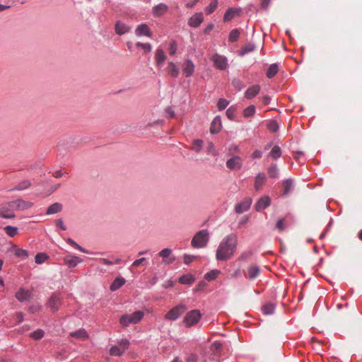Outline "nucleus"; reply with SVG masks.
I'll list each match as a JSON object with an SVG mask.
<instances>
[{
    "mask_svg": "<svg viewBox=\"0 0 362 362\" xmlns=\"http://www.w3.org/2000/svg\"><path fill=\"white\" fill-rule=\"evenodd\" d=\"M182 71L186 77L191 76L194 71V64L190 59H187L182 64Z\"/></svg>",
    "mask_w": 362,
    "mask_h": 362,
    "instance_id": "nucleus-16",
    "label": "nucleus"
},
{
    "mask_svg": "<svg viewBox=\"0 0 362 362\" xmlns=\"http://www.w3.org/2000/svg\"><path fill=\"white\" fill-rule=\"evenodd\" d=\"M255 46L253 43H247L243 46L239 50V55L243 57L249 52H252L255 50Z\"/></svg>",
    "mask_w": 362,
    "mask_h": 362,
    "instance_id": "nucleus-35",
    "label": "nucleus"
},
{
    "mask_svg": "<svg viewBox=\"0 0 362 362\" xmlns=\"http://www.w3.org/2000/svg\"><path fill=\"white\" fill-rule=\"evenodd\" d=\"M44 334H45V332L41 329H38L31 332L30 334V337L33 339L39 340L44 337Z\"/></svg>",
    "mask_w": 362,
    "mask_h": 362,
    "instance_id": "nucleus-49",
    "label": "nucleus"
},
{
    "mask_svg": "<svg viewBox=\"0 0 362 362\" xmlns=\"http://www.w3.org/2000/svg\"><path fill=\"white\" fill-rule=\"evenodd\" d=\"M136 46L137 47H141L142 49H144V51L146 52H151V50H152V46H151V45L149 42L143 43V42H137L136 43Z\"/></svg>",
    "mask_w": 362,
    "mask_h": 362,
    "instance_id": "nucleus-52",
    "label": "nucleus"
},
{
    "mask_svg": "<svg viewBox=\"0 0 362 362\" xmlns=\"http://www.w3.org/2000/svg\"><path fill=\"white\" fill-rule=\"evenodd\" d=\"M232 85L237 91H240L245 86V83L239 78H233Z\"/></svg>",
    "mask_w": 362,
    "mask_h": 362,
    "instance_id": "nucleus-42",
    "label": "nucleus"
},
{
    "mask_svg": "<svg viewBox=\"0 0 362 362\" xmlns=\"http://www.w3.org/2000/svg\"><path fill=\"white\" fill-rule=\"evenodd\" d=\"M282 155L281 149L279 146H274L269 151L267 158H280Z\"/></svg>",
    "mask_w": 362,
    "mask_h": 362,
    "instance_id": "nucleus-30",
    "label": "nucleus"
},
{
    "mask_svg": "<svg viewBox=\"0 0 362 362\" xmlns=\"http://www.w3.org/2000/svg\"><path fill=\"white\" fill-rule=\"evenodd\" d=\"M221 348L222 344L219 341H216L211 345L210 350L213 355L218 356L221 352Z\"/></svg>",
    "mask_w": 362,
    "mask_h": 362,
    "instance_id": "nucleus-40",
    "label": "nucleus"
},
{
    "mask_svg": "<svg viewBox=\"0 0 362 362\" xmlns=\"http://www.w3.org/2000/svg\"><path fill=\"white\" fill-rule=\"evenodd\" d=\"M213 61L216 68L219 70H225L228 66L227 58L217 53L213 56Z\"/></svg>",
    "mask_w": 362,
    "mask_h": 362,
    "instance_id": "nucleus-10",
    "label": "nucleus"
},
{
    "mask_svg": "<svg viewBox=\"0 0 362 362\" xmlns=\"http://www.w3.org/2000/svg\"><path fill=\"white\" fill-rule=\"evenodd\" d=\"M131 28L122 21H117L115 25V31L119 35H122L130 31Z\"/></svg>",
    "mask_w": 362,
    "mask_h": 362,
    "instance_id": "nucleus-15",
    "label": "nucleus"
},
{
    "mask_svg": "<svg viewBox=\"0 0 362 362\" xmlns=\"http://www.w3.org/2000/svg\"><path fill=\"white\" fill-rule=\"evenodd\" d=\"M228 155L230 158H240V155L242 154L238 145L232 144L228 148Z\"/></svg>",
    "mask_w": 362,
    "mask_h": 362,
    "instance_id": "nucleus-25",
    "label": "nucleus"
},
{
    "mask_svg": "<svg viewBox=\"0 0 362 362\" xmlns=\"http://www.w3.org/2000/svg\"><path fill=\"white\" fill-rule=\"evenodd\" d=\"M276 228L279 231H282L286 228V223L284 218H280L276 223Z\"/></svg>",
    "mask_w": 362,
    "mask_h": 362,
    "instance_id": "nucleus-60",
    "label": "nucleus"
},
{
    "mask_svg": "<svg viewBox=\"0 0 362 362\" xmlns=\"http://www.w3.org/2000/svg\"><path fill=\"white\" fill-rule=\"evenodd\" d=\"M123 353L124 351H122V349L117 346L111 347L110 350V354L112 356H122Z\"/></svg>",
    "mask_w": 362,
    "mask_h": 362,
    "instance_id": "nucleus-56",
    "label": "nucleus"
},
{
    "mask_svg": "<svg viewBox=\"0 0 362 362\" xmlns=\"http://www.w3.org/2000/svg\"><path fill=\"white\" fill-rule=\"evenodd\" d=\"M62 297L60 294L54 293L52 294L47 303V307L53 313L59 310L62 303Z\"/></svg>",
    "mask_w": 362,
    "mask_h": 362,
    "instance_id": "nucleus-6",
    "label": "nucleus"
},
{
    "mask_svg": "<svg viewBox=\"0 0 362 362\" xmlns=\"http://www.w3.org/2000/svg\"><path fill=\"white\" fill-rule=\"evenodd\" d=\"M293 182L291 179H287L283 182L284 194H288L293 189Z\"/></svg>",
    "mask_w": 362,
    "mask_h": 362,
    "instance_id": "nucleus-34",
    "label": "nucleus"
},
{
    "mask_svg": "<svg viewBox=\"0 0 362 362\" xmlns=\"http://www.w3.org/2000/svg\"><path fill=\"white\" fill-rule=\"evenodd\" d=\"M204 145V141L200 139H194L192 142V148L196 152H199Z\"/></svg>",
    "mask_w": 362,
    "mask_h": 362,
    "instance_id": "nucleus-41",
    "label": "nucleus"
},
{
    "mask_svg": "<svg viewBox=\"0 0 362 362\" xmlns=\"http://www.w3.org/2000/svg\"><path fill=\"white\" fill-rule=\"evenodd\" d=\"M202 314L199 310H192L188 312L184 317L183 322L189 327L196 325L201 319Z\"/></svg>",
    "mask_w": 362,
    "mask_h": 362,
    "instance_id": "nucleus-4",
    "label": "nucleus"
},
{
    "mask_svg": "<svg viewBox=\"0 0 362 362\" xmlns=\"http://www.w3.org/2000/svg\"><path fill=\"white\" fill-rule=\"evenodd\" d=\"M30 186V182L28 180H23L17 186L13 189L23 190L28 188Z\"/></svg>",
    "mask_w": 362,
    "mask_h": 362,
    "instance_id": "nucleus-55",
    "label": "nucleus"
},
{
    "mask_svg": "<svg viewBox=\"0 0 362 362\" xmlns=\"http://www.w3.org/2000/svg\"><path fill=\"white\" fill-rule=\"evenodd\" d=\"M168 74L172 78H177L179 76L180 71L177 65L173 62H170L168 63V66L167 68Z\"/></svg>",
    "mask_w": 362,
    "mask_h": 362,
    "instance_id": "nucleus-27",
    "label": "nucleus"
},
{
    "mask_svg": "<svg viewBox=\"0 0 362 362\" xmlns=\"http://www.w3.org/2000/svg\"><path fill=\"white\" fill-rule=\"evenodd\" d=\"M222 128L221 118L219 115L216 116L212 120L210 126V132L212 134L218 133Z\"/></svg>",
    "mask_w": 362,
    "mask_h": 362,
    "instance_id": "nucleus-19",
    "label": "nucleus"
},
{
    "mask_svg": "<svg viewBox=\"0 0 362 362\" xmlns=\"http://www.w3.org/2000/svg\"><path fill=\"white\" fill-rule=\"evenodd\" d=\"M14 318L17 323H21L23 321V314L21 312L16 313Z\"/></svg>",
    "mask_w": 362,
    "mask_h": 362,
    "instance_id": "nucleus-62",
    "label": "nucleus"
},
{
    "mask_svg": "<svg viewBox=\"0 0 362 362\" xmlns=\"http://www.w3.org/2000/svg\"><path fill=\"white\" fill-rule=\"evenodd\" d=\"M263 156V152L260 150H255L252 156V158H260Z\"/></svg>",
    "mask_w": 362,
    "mask_h": 362,
    "instance_id": "nucleus-64",
    "label": "nucleus"
},
{
    "mask_svg": "<svg viewBox=\"0 0 362 362\" xmlns=\"http://www.w3.org/2000/svg\"><path fill=\"white\" fill-rule=\"evenodd\" d=\"M275 305L273 303H268L262 306V311L265 315H271L274 313Z\"/></svg>",
    "mask_w": 362,
    "mask_h": 362,
    "instance_id": "nucleus-44",
    "label": "nucleus"
},
{
    "mask_svg": "<svg viewBox=\"0 0 362 362\" xmlns=\"http://www.w3.org/2000/svg\"><path fill=\"white\" fill-rule=\"evenodd\" d=\"M260 89L261 88L259 85H253L246 90V91L245 92V97L248 100H251L258 95V93L260 91Z\"/></svg>",
    "mask_w": 362,
    "mask_h": 362,
    "instance_id": "nucleus-20",
    "label": "nucleus"
},
{
    "mask_svg": "<svg viewBox=\"0 0 362 362\" xmlns=\"http://www.w3.org/2000/svg\"><path fill=\"white\" fill-rule=\"evenodd\" d=\"M229 104V100L225 98H220L217 102V107L219 111L223 110Z\"/></svg>",
    "mask_w": 362,
    "mask_h": 362,
    "instance_id": "nucleus-51",
    "label": "nucleus"
},
{
    "mask_svg": "<svg viewBox=\"0 0 362 362\" xmlns=\"http://www.w3.org/2000/svg\"><path fill=\"white\" fill-rule=\"evenodd\" d=\"M218 6V0H212L209 4L205 7V13L206 15H210L215 11Z\"/></svg>",
    "mask_w": 362,
    "mask_h": 362,
    "instance_id": "nucleus-39",
    "label": "nucleus"
},
{
    "mask_svg": "<svg viewBox=\"0 0 362 362\" xmlns=\"http://www.w3.org/2000/svg\"><path fill=\"white\" fill-rule=\"evenodd\" d=\"M242 163L240 160H227L226 166L230 170H238L240 169Z\"/></svg>",
    "mask_w": 362,
    "mask_h": 362,
    "instance_id": "nucleus-38",
    "label": "nucleus"
},
{
    "mask_svg": "<svg viewBox=\"0 0 362 362\" xmlns=\"http://www.w3.org/2000/svg\"><path fill=\"white\" fill-rule=\"evenodd\" d=\"M185 362H207V354L204 350L199 354L192 353L185 358Z\"/></svg>",
    "mask_w": 362,
    "mask_h": 362,
    "instance_id": "nucleus-8",
    "label": "nucleus"
},
{
    "mask_svg": "<svg viewBox=\"0 0 362 362\" xmlns=\"http://www.w3.org/2000/svg\"><path fill=\"white\" fill-rule=\"evenodd\" d=\"M206 151L209 155H211L212 156H216L218 155L215 146L211 141H209L207 143V145L206 146Z\"/></svg>",
    "mask_w": 362,
    "mask_h": 362,
    "instance_id": "nucleus-46",
    "label": "nucleus"
},
{
    "mask_svg": "<svg viewBox=\"0 0 362 362\" xmlns=\"http://www.w3.org/2000/svg\"><path fill=\"white\" fill-rule=\"evenodd\" d=\"M12 204L14 205L16 211H23L30 208L33 206L32 202H27L21 199L13 201Z\"/></svg>",
    "mask_w": 362,
    "mask_h": 362,
    "instance_id": "nucleus-18",
    "label": "nucleus"
},
{
    "mask_svg": "<svg viewBox=\"0 0 362 362\" xmlns=\"http://www.w3.org/2000/svg\"><path fill=\"white\" fill-rule=\"evenodd\" d=\"M16 298L21 302L26 301L30 299L31 293L28 290L21 288L16 293Z\"/></svg>",
    "mask_w": 362,
    "mask_h": 362,
    "instance_id": "nucleus-24",
    "label": "nucleus"
},
{
    "mask_svg": "<svg viewBox=\"0 0 362 362\" xmlns=\"http://www.w3.org/2000/svg\"><path fill=\"white\" fill-rule=\"evenodd\" d=\"M56 226L59 227L62 230H66V227L64 224V221L62 218H59L56 221Z\"/></svg>",
    "mask_w": 362,
    "mask_h": 362,
    "instance_id": "nucleus-63",
    "label": "nucleus"
},
{
    "mask_svg": "<svg viewBox=\"0 0 362 362\" xmlns=\"http://www.w3.org/2000/svg\"><path fill=\"white\" fill-rule=\"evenodd\" d=\"M255 113V106L254 105H250L243 110V115L245 117H250L253 116Z\"/></svg>",
    "mask_w": 362,
    "mask_h": 362,
    "instance_id": "nucleus-48",
    "label": "nucleus"
},
{
    "mask_svg": "<svg viewBox=\"0 0 362 362\" xmlns=\"http://www.w3.org/2000/svg\"><path fill=\"white\" fill-rule=\"evenodd\" d=\"M186 310V305L184 304H180L170 310L166 313L165 318L168 320H175L179 318Z\"/></svg>",
    "mask_w": 362,
    "mask_h": 362,
    "instance_id": "nucleus-5",
    "label": "nucleus"
},
{
    "mask_svg": "<svg viewBox=\"0 0 362 362\" xmlns=\"http://www.w3.org/2000/svg\"><path fill=\"white\" fill-rule=\"evenodd\" d=\"M251 204H252L251 199H246L243 202L236 204V206L235 207V211L238 214H242L244 211H246L249 209Z\"/></svg>",
    "mask_w": 362,
    "mask_h": 362,
    "instance_id": "nucleus-22",
    "label": "nucleus"
},
{
    "mask_svg": "<svg viewBox=\"0 0 362 362\" xmlns=\"http://www.w3.org/2000/svg\"><path fill=\"white\" fill-rule=\"evenodd\" d=\"M209 240V233L207 230H202L197 232L193 237L191 245L194 248L204 247Z\"/></svg>",
    "mask_w": 362,
    "mask_h": 362,
    "instance_id": "nucleus-2",
    "label": "nucleus"
},
{
    "mask_svg": "<svg viewBox=\"0 0 362 362\" xmlns=\"http://www.w3.org/2000/svg\"><path fill=\"white\" fill-rule=\"evenodd\" d=\"M238 245V237L235 234L226 236L219 243L216 250V258L218 261L230 259L235 254Z\"/></svg>",
    "mask_w": 362,
    "mask_h": 362,
    "instance_id": "nucleus-1",
    "label": "nucleus"
},
{
    "mask_svg": "<svg viewBox=\"0 0 362 362\" xmlns=\"http://www.w3.org/2000/svg\"><path fill=\"white\" fill-rule=\"evenodd\" d=\"M4 230L11 237H13L17 234L18 228L11 226H7L4 228Z\"/></svg>",
    "mask_w": 362,
    "mask_h": 362,
    "instance_id": "nucleus-54",
    "label": "nucleus"
},
{
    "mask_svg": "<svg viewBox=\"0 0 362 362\" xmlns=\"http://www.w3.org/2000/svg\"><path fill=\"white\" fill-rule=\"evenodd\" d=\"M267 172L271 178H276L279 176V169L276 165H272L269 166Z\"/></svg>",
    "mask_w": 362,
    "mask_h": 362,
    "instance_id": "nucleus-47",
    "label": "nucleus"
},
{
    "mask_svg": "<svg viewBox=\"0 0 362 362\" xmlns=\"http://www.w3.org/2000/svg\"><path fill=\"white\" fill-rule=\"evenodd\" d=\"M218 273H219V271H218V270H213V271H211L210 272L206 273L205 274L204 277H205V279L206 280L211 281V280L214 279L217 276Z\"/></svg>",
    "mask_w": 362,
    "mask_h": 362,
    "instance_id": "nucleus-59",
    "label": "nucleus"
},
{
    "mask_svg": "<svg viewBox=\"0 0 362 362\" xmlns=\"http://www.w3.org/2000/svg\"><path fill=\"white\" fill-rule=\"evenodd\" d=\"M204 21V14L202 12H198L194 14L188 20V25L192 28H198Z\"/></svg>",
    "mask_w": 362,
    "mask_h": 362,
    "instance_id": "nucleus-11",
    "label": "nucleus"
},
{
    "mask_svg": "<svg viewBox=\"0 0 362 362\" xmlns=\"http://www.w3.org/2000/svg\"><path fill=\"white\" fill-rule=\"evenodd\" d=\"M242 13V8H234L230 7L228 8L223 18V22H229L231 21L233 18H235L237 16H240Z\"/></svg>",
    "mask_w": 362,
    "mask_h": 362,
    "instance_id": "nucleus-9",
    "label": "nucleus"
},
{
    "mask_svg": "<svg viewBox=\"0 0 362 362\" xmlns=\"http://www.w3.org/2000/svg\"><path fill=\"white\" fill-rule=\"evenodd\" d=\"M267 127L270 132L275 133L279 129V123L276 120H272L267 124Z\"/></svg>",
    "mask_w": 362,
    "mask_h": 362,
    "instance_id": "nucleus-50",
    "label": "nucleus"
},
{
    "mask_svg": "<svg viewBox=\"0 0 362 362\" xmlns=\"http://www.w3.org/2000/svg\"><path fill=\"white\" fill-rule=\"evenodd\" d=\"M129 345V340L126 339H123L119 341V348L122 349V351L124 352V351L128 348Z\"/></svg>",
    "mask_w": 362,
    "mask_h": 362,
    "instance_id": "nucleus-61",
    "label": "nucleus"
},
{
    "mask_svg": "<svg viewBox=\"0 0 362 362\" xmlns=\"http://www.w3.org/2000/svg\"><path fill=\"white\" fill-rule=\"evenodd\" d=\"M144 316V313L141 310L136 311L131 315H124L119 319V322L123 327H128L130 324L139 323Z\"/></svg>",
    "mask_w": 362,
    "mask_h": 362,
    "instance_id": "nucleus-3",
    "label": "nucleus"
},
{
    "mask_svg": "<svg viewBox=\"0 0 362 362\" xmlns=\"http://www.w3.org/2000/svg\"><path fill=\"white\" fill-rule=\"evenodd\" d=\"M48 256L45 253H37L35 256V262L37 264H42L45 262Z\"/></svg>",
    "mask_w": 362,
    "mask_h": 362,
    "instance_id": "nucleus-57",
    "label": "nucleus"
},
{
    "mask_svg": "<svg viewBox=\"0 0 362 362\" xmlns=\"http://www.w3.org/2000/svg\"><path fill=\"white\" fill-rule=\"evenodd\" d=\"M260 273V269L258 267L250 266L247 268V274L245 276L250 280L257 278Z\"/></svg>",
    "mask_w": 362,
    "mask_h": 362,
    "instance_id": "nucleus-26",
    "label": "nucleus"
},
{
    "mask_svg": "<svg viewBox=\"0 0 362 362\" xmlns=\"http://www.w3.org/2000/svg\"><path fill=\"white\" fill-rule=\"evenodd\" d=\"M240 35V32L238 28L233 29L228 35V42L233 43L238 40Z\"/></svg>",
    "mask_w": 362,
    "mask_h": 362,
    "instance_id": "nucleus-36",
    "label": "nucleus"
},
{
    "mask_svg": "<svg viewBox=\"0 0 362 362\" xmlns=\"http://www.w3.org/2000/svg\"><path fill=\"white\" fill-rule=\"evenodd\" d=\"M135 35L138 37L141 36H146L148 37H152V33L148 27V25L146 23H141L139 25L135 30Z\"/></svg>",
    "mask_w": 362,
    "mask_h": 362,
    "instance_id": "nucleus-12",
    "label": "nucleus"
},
{
    "mask_svg": "<svg viewBox=\"0 0 362 362\" xmlns=\"http://www.w3.org/2000/svg\"><path fill=\"white\" fill-rule=\"evenodd\" d=\"M62 210V205L60 203L56 202L50 205L46 211V214L51 215L60 212Z\"/></svg>",
    "mask_w": 362,
    "mask_h": 362,
    "instance_id": "nucleus-31",
    "label": "nucleus"
},
{
    "mask_svg": "<svg viewBox=\"0 0 362 362\" xmlns=\"http://www.w3.org/2000/svg\"><path fill=\"white\" fill-rule=\"evenodd\" d=\"M82 259L76 256H67L64 258V263L70 268L75 267L78 262H81Z\"/></svg>",
    "mask_w": 362,
    "mask_h": 362,
    "instance_id": "nucleus-28",
    "label": "nucleus"
},
{
    "mask_svg": "<svg viewBox=\"0 0 362 362\" xmlns=\"http://www.w3.org/2000/svg\"><path fill=\"white\" fill-rule=\"evenodd\" d=\"M168 11V6L163 3H160L152 8V14L155 17H160Z\"/></svg>",
    "mask_w": 362,
    "mask_h": 362,
    "instance_id": "nucleus-14",
    "label": "nucleus"
},
{
    "mask_svg": "<svg viewBox=\"0 0 362 362\" xmlns=\"http://www.w3.org/2000/svg\"><path fill=\"white\" fill-rule=\"evenodd\" d=\"M171 254L172 250L170 249L165 248L158 253V255L163 258V262L165 264H170L175 260V258L171 256Z\"/></svg>",
    "mask_w": 362,
    "mask_h": 362,
    "instance_id": "nucleus-17",
    "label": "nucleus"
},
{
    "mask_svg": "<svg viewBox=\"0 0 362 362\" xmlns=\"http://www.w3.org/2000/svg\"><path fill=\"white\" fill-rule=\"evenodd\" d=\"M69 336L81 340H85L88 338V334L85 329H79L76 332H72L69 334Z\"/></svg>",
    "mask_w": 362,
    "mask_h": 362,
    "instance_id": "nucleus-29",
    "label": "nucleus"
},
{
    "mask_svg": "<svg viewBox=\"0 0 362 362\" xmlns=\"http://www.w3.org/2000/svg\"><path fill=\"white\" fill-rule=\"evenodd\" d=\"M10 251L13 252L16 256L19 257L22 259H25L28 257V252L26 250L17 248L16 246L12 247L10 249Z\"/></svg>",
    "mask_w": 362,
    "mask_h": 362,
    "instance_id": "nucleus-37",
    "label": "nucleus"
},
{
    "mask_svg": "<svg viewBox=\"0 0 362 362\" xmlns=\"http://www.w3.org/2000/svg\"><path fill=\"white\" fill-rule=\"evenodd\" d=\"M194 281V277L191 274H187L182 276L179 281L182 284H192Z\"/></svg>",
    "mask_w": 362,
    "mask_h": 362,
    "instance_id": "nucleus-45",
    "label": "nucleus"
},
{
    "mask_svg": "<svg viewBox=\"0 0 362 362\" xmlns=\"http://www.w3.org/2000/svg\"><path fill=\"white\" fill-rule=\"evenodd\" d=\"M167 56L162 48H158L155 52V62L158 67H162Z\"/></svg>",
    "mask_w": 362,
    "mask_h": 362,
    "instance_id": "nucleus-13",
    "label": "nucleus"
},
{
    "mask_svg": "<svg viewBox=\"0 0 362 362\" xmlns=\"http://www.w3.org/2000/svg\"><path fill=\"white\" fill-rule=\"evenodd\" d=\"M66 242H67L69 245H71L74 246L75 248H76L77 250H80V251H81V252H84V253H88V252L86 249H84V248H83L82 247H81L78 244H77L75 241H74V240H73L72 239H71V238H68V239H67V240H66Z\"/></svg>",
    "mask_w": 362,
    "mask_h": 362,
    "instance_id": "nucleus-58",
    "label": "nucleus"
},
{
    "mask_svg": "<svg viewBox=\"0 0 362 362\" xmlns=\"http://www.w3.org/2000/svg\"><path fill=\"white\" fill-rule=\"evenodd\" d=\"M177 50V43L175 40H172L169 42V51L170 55H175Z\"/></svg>",
    "mask_w": 362,
    "mask_h": 362,
    "instance_id": "nucleus-53",
    "label": "nucleus"
},
{
    "mask_svg": "<svg viewBox=\"0 0 362 362\" xmlns=\"http://www.w3.org/2000/svg\"><path fill=\"white\" fill-rule=\"evenodd\" d=\"M15 211L16 210L12 202L5 203L0 207V216L4 218H13L16 216Z\"/></svg>",
    "mask_w": 362,
    "mask_h": 362,
    "instance_id": "nucleus-7",
    "label": "nucleus"
},
{
    "mask_svg": "<svg viewBox=\"0 0 362 362\" xmlns=\"http://www.w3.org/2000/svg\"><path fill=\"white\" fill-rule=\"evenodd\" d=\"M271 204V199L269 197H263L260 198L258 202L256 203L255 208L257 211H260L267 207H268Z\"/></svg>",
    "mask_w": 362,
    "mask_h": 362,
    "instance_id": "nucleus-23",
    "label": "nucleus"
},
{
    "mask_svg": "<svg viewBox=\"0 0 362 362\" xmlns=\"http://www.w3.org/2000/svg\"><path fill=\"white\" fill-rule=\"evenodd\" d=\"M278 71H279L278 64L277 63L272 64L267 69L266 76L268 78H272L274 76H276V74L278 73Z\"/></svg>",
    "mask_w": 362,
    "mask_h": 362,
    "instance_id": "nucleus-33",
    "label": "nucleus"
},
{
    "mask_svg": "<svg viewBox=\"0 0 362 362\" xmlns=\"http://www.w3.org/2000/svg\"><path fill=\"white\" fill-rule=\"evenodd\" d=\"M267 177L264 173H259L255 179L254 188L256 191H259L265 184Z\"/></svg>",
    "mask_w": 362,
    "mask_h": 362,
    "instance_id": "nucleus-21",
    "label": "nucleus"
},
{
    "mask_svg": "<svg viewBox=\"0 0 362 362\" xmlns=\"http://www.w3.org/2000/svg\"><path fill=\"white\" fill-rule=\"evenodd\" d=\"M125 283V279L122 277H118V278H116L114 281L112 283V284L110 285V290L112 291H117V289H119L120 287H122Z\"/></svg>",
    "mask_w": 362,
    "mask_h": 362,
    "instance_id": "nucleus-32",
    "label": "nucleus"
},
{
    "mask_svg": "<svg viewBox=\"0 0 362 362\" xmlns=\"http://www.w3.org/2000/svg\"><path fill=\"white\" fill-rule=\"evenodd\" d=\"M236 111L237 107L235 106L229 107L226 112L227 117L230 120H234L236 117Z\"/></svg>",
    "mask_w": 362,
    "mask_h": 362,
    "instance_id": "nucleus-43",
    "label": "nucleus"
}]
</instances>
